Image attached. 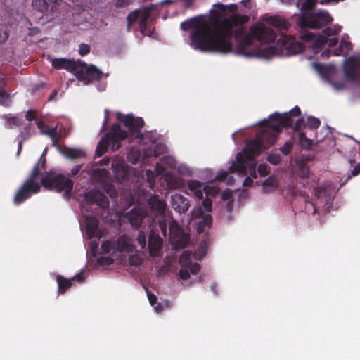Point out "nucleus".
<instances>
[{
	"instance_id": "obj_12",
	"label": "nucleus",
	"mask_w": 360,
	"mask_h": 360,
	"mask_svg": "<svg viewBox=\"0 0 360 360\" xmlns=\"http://www.w3.org/2000/svg\"><path fill=\"white\" fill-rule=\"evenodd\" d=\"M307 30H300V38L304 42L308 43V46H311L314 52L319 51L327 43L328 38L323 35H316Z\"/></svg>"
},
{
	"instance_id": "obj_54",
	"label": "nucleus",
	"mask_w": 360,
	"mask_h": 360,
	"mask_svg": "<svg viewBox=\"0 0 360 360\" xmlns=\"http://www.w3.org/2000/svg\"><path fill=\"white\" fill-rule=\"evenodd\" d=\"M188 200L186 198L181 196V212H186L188 210Z\"/></svg>"
},
{
	"instance_id": "obj_21",
	"label": "nucleus",
	"mask_w": 360,
	"mask_h": 360,
	"mask_svg": "<svg viewBox=\"0 0 360 360\" xmlns=\"http://www.w3.org/2000/svg\"><path fill=\"white\" fill-rule=\"evenodd\" d=\"M37 125L41 133L50 137L53 145H56L60 137L57 127L50 128L42 122H37Z\"/></svg>"
},
{
	"instance_id": "obj_17",
	"label": "nucleus",
	"mask_w": 360,
	"mask_h": 360,
	"mask_svg": "<svg viewBox=\"0 0 360 360\" xmlns=\"http://www.w3.org/2000/svg\"><path fill=\"white\" fill-rule=\"evenodd\" d=\"M86 199L92 202L96 203L100 207L105 208L108 206L107 197L101 191L94 190L86 193Z\"/></svg>"
},
{
	"instance_id": "obj_47",
	"label": "nucleus",
	"mask_w": 360,
	"mask_h": 360,
	"mask_svg": "<svg viewBox=\"0 0 360 360\" xmlns=\"http://www.w3.org/2000/svg\"><path fill=\"white\" fill-rule=\"evenodd\" d=\"M307 127V124L305 123V120L304 117L299 118L295 124L294 130L295 131H300L301 129L305 128Z\"/></svg>"
},
{
	"instance_id": "obj_16",
	"label": "nucleus",
	"mask_w": 360,
	"mask_h": 360,
	"mask_svg": "<svg viewBox=\"0 0 360 360\" xmlns=\"http://www.w3.org/2000/svg\"><path fill=\"white\" fill-rule=\"evenodd\" d=\"M148 204L150 210V213L153 214V216L164 214L166 203L163 200H160L156 195L150 196L148 199Z\"/></svg>"
},
{
	"instance_id": "obj_57",
	"label": "nucleus",
	"mask_w": 360,
	"mask_h": 360,
	"mask_svg": "<svg viewBox=\"0 0 360 360\" xmlns=\"http://www.w3.org/2000/svg\"><path fill=\"white\" fill-rule=\"evenodd\" d=\"M159 227L163 233V235L165 236L167 233V224L165 221H159Z\"/></svg>"
},
{
	"instance_id": "obj_56",
	"label": "nucleus",
	"mask_w": 360,
	"mask_h": 360,
	"mask_svg": "<svg viewBox=\"0 0 360 360\" xmlns=\"http://www.w3.org/2000/svg\"><path fill=\"white\" fill-rule=\"evenodd\" d=\"M327 43L328 44V46L329 47L333 48V47L335 46L338 44V38H337V37H333V38H330V39L328 38Z\"/></svg>"
},
{
	"instance_id": "obj_1",
	"label": "nucleus",
	"mask_w": 360,
	"mask_h": 360,
	"mask_svg": "<svg viewBox=\"0 0 360 360\" xmlns=\"http://www.w3.org/2000/svg\"><path fill=\"white\" fill-rule=\"evenodd\" d=\"M217 10L211 11L209 20L199 22L192 18L190 26L193 27L191 34V46L204 52L226 54L233 51V36L238 39L245 34L243 25L248 22L250 17L247 15L231 14L229 17L221 20L226 11H236V4L226 6L217 4Z\"/></svg>"
},
{
	"instance_id": "obj_46",
	"label": "nucleus",
	"mask_w": 360,
	"mask_h": 360,
	"mask_svg": "<svg viewBox=\"0 0 360 360\" xmlns=\"http://www.w3.org/2000/svg\"><path fill=\"white\" fill-rule=\"evenodd\" d=\"M300 176L302 178L307 179L310 176V169L309 167L306 166L304 164H302L300 167Z\"/></svg>"
},
{
	"instance_id": "obj_34",
	"label": "nucleus",
	"mask_w": 360,
	"mask_h": 360,
	"mask_svg": "<svg viewBox=\"0 0 360 360\" xmlns=\"http://www.w3.org/2000/svg\"><path fill=\"white\" fill-rule=\"evenodd\" d=\"M283 114L285 116L289 118V122H288V124L292 127L293 124V117L300 116L301 115V110L298 106H295L289 112H285Z\"/></svg>"
},
{
	"instance_id": "obj_20",
	"label": "nucleus",
	"mask_w": 360,
	"mask_h": 360,
	"mask_svg": "<svg viewBox=\"0 0 360 360\" xmlns=\"http://www.w3.org/2000/svg\"><path fill=\"white\" fill-rule=\"evenodd\" d=\"M169 241L174 249L180 248V228L175 221L169 224Z\"/></svg>"
},
{
	"instance_id": "obj_5",
	"label": "nucleus",
	"mask_w": 360,
	"mask_h": 360,
	"mask_svg": "<svg viewBox=\"0 0 360 360\" xmlns=\"http://www.w3.org/2000/svg\"><path fill=\"white\" fill-rule=\"evenodd\" d=\"M265 21L268 25L275 27L277 32L281 33L278 41L286 50L288 55H295L304 50L305 45L297 41L295 37L283 34L290 27V23L285 18L278 15L269 16L266 18Z\"/></svg>"
},
{
	"instance_id": "obj_60",
	"label": "nucleus",
	"mask_w": 360,
	"mask_h": 360,
	"mask_svg": "<svg viewBox=\"0 0 360 360\" xmlns=\"http://www.w3.org/2000/svg\"><path fill=\"white\" fill-rule=\"evenodd\" d=\"M162 160L163 162L169 165L170 167H173L174 165V161L171 158L164 157V158H162Z\"/></svg>"
},
{
	"instance_id": "obj_6",
	"label": "nucleus",
	"mask_w": 360,
	"mask_h": 360,
	"mask_svg": "<svg viewBox=\"0 0 360 360\" xmlns=\"http://www.w3.org/2000/svg\"><path fill=\"white\" fill-rule=\"evenodd\" d=\"M210 237L205 235L193 253L191 250H185L181 252V280L188 279L190 274L197 275L199 273L201 269L200 265L197 262L193 263L190 258L193 255L195 259L201 260L207 255Z\"/></svg>"
},
{
	"instance_id": "obj_8",
	"label": "nucleus",
	"mask_w": 360,
	"mask_h": 360,
	"mask_svg": "<svg viewBox=\"0 0 360 360\" xmlns=\"http://www.w3.org/2000/svg\"><path fill=\"white\" fill-rule=\"evenodd\" d=\"M41 184L46 188H54L58 192L65 191V195L67 198H70V192L72 188L73 182L63 175L58 174L56 176H46L41 181Z\"/></svg>"
},
{
	"instance_id": "obj_48",
	"label": "nucleus",
	"mask_w": 360,
	"mask_h": 360,
	"mask_svg": "<svg viewBox=\"0 0 360 360\" xmlns=\"http://www.w3.org/2000/svg\"><path fill=\"white\" fill-rule=\"evenodd\" d=\"M137 20V17H136V13H129L127 17V31H130L131 30V25L133 24V22H134L135 21H136Z\"/></svg>"
},
{
	"instance_id": "obj_26",
	"label": "nucleus",
	"mask_w": 360,
	"mask_h": 360,
	"mask_svg": "<svg viewBox=\"0 0 360 360\" xmlns=\"http://www.w3.org/2000/svg\"><path fill=\"white\" fill-rule=\"evenodd\" d=\"M212 224V217L210 214H206L203 216L201 221H200L196 226V230L198 234L205 232L206 228H210Z\"/></svg>"
},
{
	"instance_id": "obj_22",
	"label": "nucleus",
	"mask_w": 360,
	"mask_h": 360,
	"mask_svg": "<svg viewBox=\"0 0 360 360\" xmlns=\"http://www.w3.org/2000/svg\"><path fill=\"white\" fill-rule=\"evenodd\" d=\"M76 60L66 58H53L51 60V65L56 69H65L72 72L74 70Z\"/></svg>"
},
{
	"instance_id": "obj_31",
	"label": "nucleus",
	"mask_w": 360,
	"mask_h": 360,
	"mask_svg": "<svg viewBox=\"0 0 360 360\" xmlns=\"http://www.w3.org/2000/svg\"><path fill=\"white\" fill-rule=\"evenodd\" d=\"M109 146V141L106 139V136L102 138V139L98 142L96 147V155L98 156L103 155L106 151Z\"/></svg>"
},
{
	"instance_id": "obj_52",
	"label": "nucleus",
	"mask_w": 360,
	"mask_h": 360,
	"mask_svg": "<svg viewBox=\"0 0 360 360\" xmlns=\"http://www.w3.org/2000/svg\"><path fill=\"white\" fill-rule=\"evenodd\" d=\"M146 28H147V24H140V25H139L140 32H141V33L143 36L148 35V36H150V37H155V33H154L153 32H152L150 34H148V33L146 32Z\"/></svg>"
},
{
	"instance_id": "obj_23",
	"label": "nucleus",
	"mask_w": 360,
	"mask_h": 360,
	"mask_svg": "<svg viewBox=\"0 0 360 360\" xmlns=\"http://www.w3.org/2000/svg\"><path fill=\"white\" fill-rule=\"evenodd\" d=\"M262 186L264 193L274 192L278 186V179L274 176H270L263 181Z\"/></svg>"
},
{
	"instance_id": "obj_11",
	"label": "nucleus",
	"mask_w": 360,
	"mask_h": 360,
	"mask_svg": "<svg viewBox=\"0 0 360 360\" xmlns=\"http://www.w3.org/2000/svg\"><path fill=\"white\" fill-rule=\"evenodd\" d=\"M101 249L103 253H112L115 252H126L133 253L134 246L131 243L129 238L126 236L120 237L115 243L106 240L101 244Z\"/></svg>"
},
{
	"instance_id": "obj_59",
	"label": "nucleus",
	"mask_w": 360,
	"mask_h": 360,
	"mask_svg": "<svg viewBox=\"0 0 360 360\" xmlns=\"http://www.w3.org/2000/svg\"><path fill=\"white\" fill-rule=\"evenodd\" d=\"M360 174V163H358L352 169L351 172L352 176H356Z\"/></svg>"
},
{
	"instance_id": "obj_63",
	"label": "nucleus",
	"mask_w": 360,
	"mask_h": 360,
	"mask_svg": "<svg viewBox=\"0 0 360 360\" xmlns=\"http://www.w3.org/2000/svg\"><path fill=\"white\" fill-rule=\"evenodd\" d=\"M81 167H82V166H81V165H77V166H75L74 168H72V169H71V174H72V176L76 175V174L79 172V171L80 170Z\"/></svg>"
},
{
	"instance_id": "obj_13",
	"label": "nucleus",
	"mask_w": 360,
	"mask_h": 360,
	"mask_svg": "<svg viewBox=\"0 0 360 360\" xmlns=\"http://www.w3.org/2000/svg\"><path fill=\"white\" fill-rule=\"evenodd\" d=\"M345 77L351 81H360V59L351 56L348 58L344 66Z\"/></svg>"
},
{
	"instance_id": "obj_44",
	"label": "nucleus",
	"mask_w": 360,
	"mask_h": 360,
	"mask_svg": "<svg viewBox=\"0 0 360 360\" xmlns=\"http://www.w3.org/2000/svg\"><path fill=\"white\" fill-rule=\"evenodd\" d=\"M257 172L261 176H266L269 174V170L267 165L259 164L257 167Z\"/></svg>"
},
{
	"instance_id": "obj_58",
	"label": "nucleus",
	"mask_w": 360,
	"mask_h": 360,
	"mask_svg": "<svg viewBox=\"0 0 360 360\" xmlns=\"http://www.w3.org/2000/svg\"><path fill=\"white\" fill-rule=\"evenodd\" d=\"M252 184H253V180L252 179V178L248 176L243 181V186L244 187H251L252 186Z\"/></svg>"
},
{
	"instance_id": "obj_9",
	"label": "nucleus",
	"mask_w": 360,
	"mask_h": 360,
	"mask_svg": "<svg viewBox=\"0 0 360 360\" xmlns=\"http://www.w3.org/2000/svg\"><path fill=\"white\" fill-rule=\"evenodd\" d=\"M72 72L75 74L77 79L84 81L85 84H89L93 80H98L102 76L101 72L94 66H88L79 60L75 62V65Z\"/></svg>"
},
{
	"instance_id": "obj_3",
	"label": "nucleus",
	"mask_w": 360,
	"mask_h": 360,
	"mask_svg": "<svg viewBox=\"0 0 360 360\" xmlns=\"http://www.w3.org/2000/svg\"><path fill=\"white\" fill-rule=\"evenodd\" d=\"M251 33L245 35L238 43L236 53L247 57H258L266 59L275 55L276 49L273 46L266 47L263 49H252V38L256 39L261 44L274 42L276 39V33L271 28L261 23L251 27Z\"/></svg>"
},
{
	"instance_id": "obj_35",
	"label": "nucleus",
	"mask_w": 360,
	"mask_h": 360,
	"mask_svg": "<svg viewBox=\"0 0 360 360\" xmlns=\"http://www.w3.org/2000/svg\"><path fill=\"white\" fill-rule=\"evenodd\" d=\"M321 125V121L319 119L313 117L309 116L307 117V127L311 130L317 129Z\"/></svg>"
},
{
	"instance_id": "obj_33",
	"label": "nucleus",
	"mask_w": 360,
	"mask_h": 360,
	"mask_svg": "<svg viewBox=\"0 0 360 360\" xmlns=\"http://www.w3.org/2000/svg\"><path fill=\"white\" fill-rule=\"evenodd\" d=\"M105 136L108 141H109V146L111 147L112 150L115 151L121 146L120 140L115 136L108 133L105 134Z\"/></svg>"
},
{
	"instance_id": "obj_30",
	"label": "nucleus",
	"mask_w": 360,
	"mask_h": 360,
	"mask_svg": "<svg viewBox=\"0 0 360 360\" xmlns=\"http://www.w3.org/2000/svg\"><path fill=\"white\" fill-rule=\"evenodd\" d=\"M299 143L302 149L309 150L312 146L313 141L308 139L304 132L301 131L299 133Z\"/></svg>"
},
{
	"instance_id": "obj_41",
	"label": "nucleus",
	"mask_w": 360,
	"mask_h": 360,
	"mask_svg": "<svg viewBox=\"0 0 360 360\" xmlns=\"http://www.w3.org/2000/svg\"><path fill=\"white\" fill-rule=\"evenodd\" d=\"M204 215L205 214L203 210L202 207L200 206L195 207L191 212L192 219H198L200 218L201 217H203Z\"/></svg>"
},
{
	"instance_id": "obj_39",
	"label": "nucleus",
	"mask_w": 360,
	"mask_h": 360,
	"mask_svg": "<svg viewBox=\"0 0 360 360\" xmlns=\"http://www.w3.org/2000/svg\"><path fill=\"white\" fill-rule=\"evenodd\" d=\"M266 160L271 164L277 165L281 162V157L278 153H271L268 155Z\"/></svg>"
},
{
	"instance_id": "obj_29",
	"label": "nucleus",
	"mask_w": 360,
	"mask_h": 360,
	"mask_svg": "<svg viewBox=\"0 0 360 360\" xmlns=\"http://www.w3.org/2000/svg\"><path fill=\"white\" fill-rule=\"evenodd\" d=\"M64 155L70 159H79L86 156L85 153L80 149L66 148Z\"/></svg>"
},
{
	"instance_id": "obj_40",
	"label": "nucleus",
	"mask_w": 360,
	"mask_h": 360,
	"mask_svg": "<svg viewBox=\"0 0 360 360\" xmlns=\"http://www.w3.org/2000/svg\"><path fill=\"white\" fill-rule=\"evenodd\" d=\"M136 240L141 249H144L146 245V236L142 231H139Z\"/></svg>"
},
{
	"instance_id": "obj_2",
	"label": "nucleus",
	"mask_w": 360,
	"mask_h": 360,
	"mask_svg": "<svg viewBox=\"0 0 360 360\" xmlns=\"http://www.w3.org/2000/svg\"><path fill=\"white\" fill-rule=\"evenodd\" d=\"M288 122L289 118L278 112H274L268 120L261 121L260 125L265 129L258 132L255 139L248 141L242 152L237 154L240 164H243L241 160L245 157L252 167L257 165L255 158L276 143L278 134L283 128L290 127Z\"/></svg>"
},
{
	"instance_id": "obj_14",
	"label": "nucleus",
	"mask_w": 360,
	"mask_h": 360,
	"mask_svg": "<svg viewBox=\"0 0 360 360\" xmlns=\"http://www.w3.org/2000/svg\"><path fill=\"white\" fill-rule=\"evenodd\" d=\"M119 119L129 129L131 135L142 139L139 129L143 127L144 122L141 118L127 115L123 116L122 118L119 117Z\"/></svg>"
},
{
	"instance_id": "obj_4",
	"label": "nucleus",
	"mask_w": 360,
	"mask_h": 360,
	"mask_svg": "<svg viewBox=\"0 0 360 360\" xmlns=\"http://www.w3.org/2000/svg\"><path fill=\"white\" fill-rule=\"evenodd\" d=\"M318 0H298L296 6L301 13L297 16L296 24L300 30L319 29L333 21L326 11H315Z\"/></svg>"
},
{
	"instance_id": "obj_53",
	"label": "nucleus",
	"mask_w": 360,
	"mask_h": 360,
	"mask_svg": "<svg viewBox=\"0 0 360 360\" xmlns=\"http://www.w3.org/2000/svg\"><path fill=\"white\" fill-rule=\"evenodd\" d=\"M147 181L149 184L150 188H153L154 185V179H153V174L151 171L148 170L146 172Z\"/></svg>"
},
{
	"instance_id": "obj_50",
	"label": "nucleus",
	"mask_w": 360,
	"mask_h": 360,
	"mask_svg": "<svg viewBox=\"0 0 360 360\" xmlns=\"http://www.w3.org/2000/svg\"><path fill=\"white\" fill-rule=\"evenodd\" d=\"M90 51V47L88 44H81L79 45V53L81 56H85Z\"/></svg>"
},
{
	"instance_id": "obj_25",
	"label": "nucleus",
	"mask_w": 360,
	"mask_h": 360,
	"mask_svg": "<svg viewBox=\"0 0 360 360\" xmlns=\"http://www.w3.org/2000/svg\"><path fill=\"white\" fill-rule=\"evenodd\" d=\"M188 188L194 193L195 196L200 200L203 198V186L202 184L196 180H191L188 182Z\"/></svg>"
},
{
	"instance_id": "obj_37",
	"label": "nucleus",
	"mask_w": 360,
	"mask_h": 360,
	"mask_svg": "<svg viewBox=\"0 0 360 360\" xmlns=\"http://www.w3.org/2000/svg\"><path fill=\"white\" fill-rule=\"evenodd\" d=\"M202 191L206 194L207 196L209 195L212 197H215L218 194L219 189L217 187L210 186L207 185L203 186Z\"/></svg>"
},
{
	"instance_id": "obj_19",
	"label": "nucleus",
	"mask_w": 360,
	"mask_h": 360,
	"mask_svg": "<svg viewBox=\"0 0 360 360\" xmlns=\"http://www.w3.org/2000/svg\"><path fill=\"white\" fill-rule=\"evenodd\" d=\"M146 215V212L141 207H134L127 214V218L132 226H139Z\"/></svg>"
},
{
	"instance_id": "obj_36",
	"label": "nucleus",
	"mask_w": 360,
	"mask_h": 360,
	"mask_svg": "<svg viewBox=\"0 0 360 360\" xmlns=\"http://www.w3.org/2000/svg\"><path fill=\"white\" fill-rule=\"evenodd\" d=\"M127 160L132 164H136L140 158V153L137 150H130L127 156Z\"/></svg>"
},
{
	"instance_id": "obj_51",
	"label": "nucleus",
	"mask_w": 360,
	"mask_h": 360,
	"mask_svg": "<svg viewBox=\"0 0 360 360\" xmlns=\"http://www.w3.org/2000/svg\"><path fill=\"white\" fill-rule=\"evenodd\" d=\"M202 206L204 207V209L207 211V212H210L212 210V201L211 199L210 198H205L203 201H202Z\"/></svg>"
},
{
	"instance_id": "obj_10",
	"label": "nucleus",
	"mask_w": 360,
	"mask_h": 360,
	"mask_svg": "<svg viewBox=\"0 0 360 360\" xmlns=\"http://www.w3.org/2000/svg\"><path fill=\"white\" fill-rule=\"evenodd\" d=\"M237 158V156L236 157ZM243 164H240L238 159H236V162H233V164L229 167L227 172L224 171L219 175H217L215 178V180L219 181H224L226 179L229 173H235L237 172L241 176H245L248 174V170L249 169L250 173L252 176L254 178L257 177L255 167L256 165L252 167V166L246 161V158H243L241 160Z\"/></svg>"
},
{
	"instance_id": "obj_55",
	"label": "nucleus",
	"mask_w": 360,
	"mask_h": 360,
	"mask_svg": "<svg viewBox=\"0 0 360 360\" xmlns=\"http://www.w3.org/2000/svg\"><path fill=\"white\" fill-rule=\"evenodd\" d=\"M132 0H117L116 2L117 7H124L131 4Z\"/></svg>"
},
{
	"instance_id": "obj_64",
	"label": "nucleus",
	"mask_w": 360,
	"mask_h": 360,
	"mask_svg": "<svg viewBox=\"0 0 360 360\" xmlns=\"http://www.w3.org/2000/svg\"><path fill=\"white\" fill-rule=\"evenodd\" d=\"M217 284L214 282H212L210 285V288H211V290L212 291V292L214 294V295H217L218 292H217Z\"/></svg>"
},
{
	"instance_id": "obj_61",
	"label": "nucleus",
	"mask_w": 360,
	"mask_h": 360,
	"mask_svg": "<svg viewBox=\"0 0 360 360\" xmlns=\"http://www.w3.org/2000/svg\"><path fill=\"white\" fill-rule=\"evenodd\" d=\"M148 300L152 305H154L157 302V297L155 295L148 292Z\"/></svg>"
},
{
	"instance_id": "obj_45",
	"label": "nucleus",
	"mask_w": 360,
	"mask_h": 360,
	"mask_svg": "<svg viewBox=\"0 0 360 360\" xmlns=\"http://www.w3.org/2000/svg\"><path fill=\"white\" fill-rule=\"evenodd\" d=\"M10 102V96L5 91L0 89V103L8 105Z\"/></svg>"
},
{
	"instance_id": "obj_62",
	"label": "nucleus",
	"mask_w": 360,
	"mask_h": 360,
	"mask_svg": "<svg viewBox=\"0 0 360 360\" xmlns=\"http://www.w3.org/2000/svg\"><path fill=\"white\" fill-rule=\"evenodd\" d=\"M25 117L27 120H32L34 118V112L32 110H29L27 112Z\"/></svg>"
},
{
	"instance_id": "obj_7",
	"label": "nucleus",
	"mask_w": 360,
	"mask_h": 360,
	"mask_svg": "<svg viewBox=\"0 0 360 360\" xmlns=\"http://www.w3.org/2000/svg\"><path fill=\"white\" fill-rule=\"evenodd\" d=\"M39 175V164L37 163L27 179L17 191L13 198V201L15 204L21 203L27 199L32 193H37L40 191L41 184L38 179Z\"/></svg>"
},
{
	"instance_id": "obj_15",
	"label": "nucleus",
	"mask_w": 360,
	"mask_h": 360,
	"mask_svg": "<svg viewBox=\"0 0 360 360\" xmlns=\"http://www.w3.org/2000/svg\"><path fill=\"white\" fill-rule=\"evenodd\" d=\"M57 283L58 285V292L63 294L68 288L72 285V282L77 281L79 283H82L84 280L83 273H79L75 276H73L71 279H67L62 276L58 275L56 278Z\"/></svg>"
},
{
	"instance_id": "obj_27",
	"label": "nucleus",
	"mask_w": 360,
	"mask_h": 360,
	"mask_svg": "<svg viewBox=\"0 0 360 360\" xmlns=\"http://www.w3.org/2000/svg\"><path fill=\"white\" fill-rule=\"evenodd\" d=\"M151 9L149 7L144 8L143 9L136 10L131 13H136L137 20L140 24H147L148 18L150 15Z\"/></svg>"
},
{
	"instance_id": "obj_49",
	"label": "nucleus",
	"mask_w": 360,
	"mask_h": 360,
	"mask_svg": "<svg viewBox=\"0 0 360 360\" xmlns=\"http://www.w3.org/2000/svg\"><path fill=\"white\" fill-rule=\"evenodd\" d=\"M103 189L108 193L111 197L115 193V188L111 184H108L106 181L103 184Z\"/></svg>"
},
{
	"instance_id": "obj_24",
	"label": "nucleus",
	"mask_w": 360,
	"mask_h": 360,
	"mask_svg": "<svg viewBox=\"0 0 360 360\" xmlns=\"http://www.w3.org/2000/svg\"><path fill=\"white\" fill-rule=\"evenodd\" d=\"M86 231L89 238L94 237L98 227V219L92 216H89L86 219Z\"/></svg>"
},
{
	"instance_id": "obj_38",
	"label": "nucleus",
	"mask_w": 360,
	"mask_h": 360,
	"mask_svg": "<svg viewBox=\"0 0 360 360\" xmlns=\"http://www.w3.org/2000/svg\"><path fill=\"white\" fill-rule=\"evenodd\" d=\"M294 143L292 141H288L279 148V150L285 155H288L292 150Z\"/></svg>"
},
{
	"instance_id": "obj_28",
	"label": "nucleus",
	"mask_w": 360,
	"mask_h": 360,
	"mask_svg": "<svg viewBox=\"0 0 360 360\" xmlns=\"http://www.w3.org/2000/svg\"><path fill=\"white\" fill-rule=\"evenodd\" d=\"M196 243L197 239L195 238H192L191 235L188 233H186L181 228V250L187 247L193 248Z\"/></svg>"
},
{
	"instance_id": "obj_32",
	"label": "nucleus",
	"mask_w": 360,
	"mask_h": 360,
	"mask_svg": "<svg viewBox=\"0 0 360 360\" xmlns=\"http://www.w3.org/2000/svg\"><path fill=\"white\" fill-rule=\"evenodd\" d=\"M112 135L115 136L119 140H124L128 137L127 131L122 130L120 125H115L111 131L110 132Z\"/></svg>"
},
{
	"instance_id": "obj_18",
	"label": "nucleus",
	"mask_w": 360,
	"mask_h": 360,
	"mask_svg": "<svg viewBox=\"0 0 360 360\" xmlns=\"http://www.w3.org/2000/svg\"><path fill=\"white\" fill-rule=\"evenodd\" d=\"M162 246V240L161 238L155 233H151L148 238V248L150 255L152 257L158 256Z\"/></svg>"
},
{
	"instance_id": "obj_43",
	"label": "nucleus",
	"mask_w": 360,
	"mask_h": 360,
	"mask_svg": "<svg viewBox=\"0 0 360 360\" xmlns=\"http://www.w3.org/2000/svg\"><path fill=\"white\" fill-rule=\"evenodd\" d=\"M95 179L97 181H104L106 177L107 172L104 169H96L95 172Z\"/></svg>"
},
{
	"instance_id": "obj_42",
	"label": "nucleus",
	"mask_w": 360,
	"mask_h": 360,
	"mask_svg": "<svg viewBox=\"0 0 360 360\" xmlns=\"http://www.w3.org/2000/svg\"><path fill=\"white\" fill-rule=\"evenodd\" d=\"M340 32V29H334L331 27H326L323 30V36L327 38L331 36H335Z\"/></svg>"
}]
</instances>
